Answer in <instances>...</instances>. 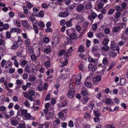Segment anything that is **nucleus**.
<instances>
[{
  "label": "nucleus",
  "instance_id": "4468645a",
  "mask_svg": "<svg viewBox=\"0 0 128 128\" xmlns=\"http://www.w3.org/2000/svg\"><path fill=\"white\" fill-rule=\"evenodd\" d=\"M29 19L32 22L33 24V26L36 25L37 24V21L36 20L33 15H31L29 17Z\"/></svg>",
  "mask_w": 128,
  "mask_h": 128
},
{
  "label": "nucleus",
  "instance_id": "37998d69",
  "mask_svg": "<svg viewBox=\"0 0 128 128\" xmlns=\"http://www.w3.org/2000/svg\"><path fill=\"white\" fill-rule=\"evenodd\" d=\"M68 63V61L65 60L62 62V64L60 65V66L62 67H64V66H66Z\"/></svg>",
  "mask_w": 128,
  "mask_h": 128
},
{
  "label": "nucleus",
  "instance_id": "a18cd8bd",
  "mask_svg": "<svg viewBox=\"0 0 128 128\" xmlns=\"http://www.w3.org/2000/svg\"><path fill=\"white\" fill-rule=\"evenodd\" d=\"M114 9H110L107 12V14L108 15H112L114 14Z\"/></svg>",
  "mask_w": 128,
  "mask_h": 128
},
{
  "label": "nucleus",
  "instance_id": "7c9ffc66",
  "mask_svg": "<svg viewBox=\"0 0 128 128\" xmlns=\"http://www.w3.org/2000/svg\"><path fill=\"white\" fill-rule=\"evenodd\" d=\"M105 127L106 128H115L113 124H106Z\"/></svg>",
  "mask_w": 128,
  "mask_h": 128
},
{
  "label": "nucleus",
  "instance_id": "473e14b6",
  "mask_svg": "<svg viewBox=\"0 0 128 128\" xmlns=\"http://www.w3.org/2000/svg\"><path fill=\"white\" fill-rule=\"evenodd\" d=\"M85 118L87 120H89L91 117L90 114L88 113H86L84 116Z\"/></svg>",
  "mask_w": 128,
  "mask_h": 128
},
{
  "label": "nucleus",
  "instance_id": "864d4df0",
  "mask_svg": "<svg viewBox=\"0 0 128 128\" xmlns=\"http://www.w3.org/2000/svg\"><path fill=\"white\" fill-rule=\"evenodd\" d=\"M49 5V4H47L46 3H43L42 4V6L43 8H46L48 7Z\"/></svg>",
  "mask_w": 128,
  "mask_h": 128
},
{
  "label": "nucleus",
  "instance_id": "ea45409f",
  "mask_svg": "<svg viewBox=\"0 0 128 128\" xmlns=\"http://www.w3.org/2000/svg\"><path fill=\"white\" fill-rule=\"evenodd\" d=\"M92 6L91 5V3L90 2L87 3H86L85 7L87 9L90 8L92 7Z\"/></svg>",
  "mask_w": 128,
  "mask_h": 128
},
{
  "label": "nucleus",
  "instance_id": "aec40b11",
  "mask_svg": "<svg viewBox=\"0 0 128 128\" xmlns=\"http://www.w3.org/2000/svg\"><path fill=\"white\" fill-rule=\"evenodd\" d=\"M102 77L100 76H96V78L94 79L95 80H94V83L98 84V82H100L101 80Z\"/></svg>",
  "mask_w": 128,
  "mask_h": 128
},
{
  "label": "nucleus",
  "instance_id": "052dcab7",
  "mask_svg": "<svg viewBox=\"0 0 128 128\" xmlns=\"http://www.w3.org/2000/svg\"><path fill=\"white\" fill-rule=\"evenodd\" d=\"M66 54L65 50H61L59 53V54L60 56H62L65 54Z\"/></svg>",
  "mask_w": 128,
  "mask_h": 128
},
{
  "label": "nucleus",
  "instance_id": "b1692460",
  "mask_svg": "<svg viewBox=\"0 0 128 128\" xmlns=\"http://www.w3.org/2000/svg\"><path fill=\"white\" fill-rule=\"evenodd\" d=\"M22 48V49L21 50V52L18 51L16 53V55L17 56L19 57H21L22 55V52L23 51V49L24 48V47L21 46L20 47Z\"/></svg>",
  "mask_w": 128,
  "mask_h": 128
},
{
  "label": "nucleus",
  "instance_id": "412c9836",
  "mask_svg": "<svg viewBox=\"0 0 128 128\" xmlns=\"http://www.w3.org/2000/svg\"><path fill=\"white\" fill-rule=\"evenodd\" d=\"M69 13L67 12H60L59 14V16L62 17H66L69 15Z\"/></svg>",
  "mask_w": 128,
  "mask_h": 128
},
{
  "label": "nucleus",
  "instance_id": "c85d7f7f",
  "mask_svg": "<svg viewBox=\"0 0 128 128\" xmlns=\"http://www.w3.org/2000/svg\"><path fill=\"white\" fill-rule=\"evenodd\" d=\"M95 116L99 117L101 116L100 112L96 110H94Z\"/></svg>",
  "mask_w": 128,
  "mask_h": 128
},
{
  "label": "nucleus",
  "instance_id": "ddd939ff",
  "mask_svg": "<svg viewBox=\"0 0 128 128\" xmlns=\"http://www.w3.org/2000/svg\"><path fill=\"white\" fill-rule=\"evenodd\" d=\"M88 70L91 72H94L96 69V66L91 64H89L88 66Z\"/></svg>",
  "mask_w": 128,
  "mask_h": 128
},
{
  "label": "nucleus",
  "instance_id": "cd10ccee",
  "mask_svg": "<svg viewBox=\"0 0 128 128\" xmlns=\"http://www.w3.org/2000/svg\"><path fill=\"white\" fill-rule=\"evenodd\" d=\"M98 47L96 46H94L92 48L91 51L94 54L98 51Z\"/></svg>",
  "mask_w": 128,
  "mask_h": 128
},
{
  "label": "nucleus",
  "instance_id": "bb28decb",
  "mask_svg": "<svg viewBox=\"0 0 128 128\" xmlns=\"http://www.w3.org/2000/svg\"><path fill=\"white\" fill-rule=\"evenodd\" d=\"M115 9L118 12H122L123 9L119 6H116L114 7Z\"/></svg>",
  "mask_w": 128,
  "mask_h": 128
},
{
  "label": "nucleus",
  "instance_id": "09e8293b",
  "mask_svg": "<svg viewBox=\"0 0 128 128\" xmlns=\"http://www.w3.org/2000/svg\"><path fill=\"white\" fill-rule=\"evenodd\" d=\"M38 15L39 17H40L42 18L44 16V11L42 10L40 11Z\"/></svg>",
  "mask_w": 128,
  "mask_h": 128
},
{
  "label": "nucleus",
  "instance_id": "e2e57ef3",
  "mask_svg": "<svg viewBox=\"0 0 128 128\" xmlns=\"http://www.w3.org/2000/svg\"><path fill=\"white\" fill-rule=\"evenodd\" d=\"M66 26L69 27L72 26V25L71 22L70 21V20L66 22Z\"/></svg>",
  "mask_w": 128,
  "mask_h": 128
},
{
  "label": "nucleus",
  "instance_id": "6e6d98bb",
  "mask_svg": "<svg viewBox=\"0 0 128 128\" xmlns=\"http://www.w3.org/2000/svg\"><path fill=\"white\" fill-rule=\"evenodd\" d=\"M81 94L84 96H86L88 94V92L86 90H83L82 91Z\"/></svg>",
  "mask_w": 128,
  "mask_h": 128
},
{
  "label": "nucleus",
  "instance_id": "f3484780",
  "mask_svg": "<svg viewBox=\"0 0 128 128\" xmlns=\"http://www.w3.org/2000/svg\"><path fill=\"white\" fill-rule=\"evenodd\" d=\"M10 31L11 32H16L20 33L21 32V30L19 28H12L10 29Z\"/></svg>",
  "mask_w": 128,
  "mask_h": 128
},
{
  "label": "nucleus",
  "instance_id": "49530a36",
  "mask_svg": "<svg viewBox=\"0 0 128 128\" xmlns=\"http://www.w3.org/2000/svg\"><path fill=\"white\" fill-rule=\"evenodd\" d=\"M18 126H17L16 128H19H19H25L26 126L25 124H22L21 123L20 124L18 125Z\"/></svg>",
  "mask_w": 128,
  "mask_h": 128
},
{
  "label": "nucleus",
  "instance_id": "8fccbe9b",
  "mask_svg": "<svg viewBox=\"0 0 128 128\" xmlns=\"http://www.w3.org/2000/svg\"><path fill=\"white\" fill-rule=\"evenodd\" d=\"M33 26L34 29V30L36 34H38V27H37L36 25H34V26Z\"/></svg>",
  "mask_w": 128,
  "mask_h": 128
},
{
  "label": "nucleus",
  "instance_id": "2eb2a0df",
  "mask_svg": "<svg viewBox=\"0 0 128 128\" xmlns=\"http://www.w3.org/2000/svg\"><path fill=\"white\" fill-rule=\"evenodd\" d=\"M51 47L49 46H48L44 49V52L46 54H49L51 52Z\"/></svg>",
  "mask_w": 128,
  "mask_h": 128
},
{
  "label": "nucleus",
  "instance_id": "dca6fc26",
  "mask_svg": "<svg viewBox=\"0 0 128 128\" xmlns=\"http://www.w3.org/2000/svg\"><path fill=\"white\" fill-rule=\"evenodd\" d=\"M38 27L39 29H42V28H44L45 26V25L44 22L42 21H40L39 23L37 22V24L36 25Z\"/></svg>",
  "mask_w": 128,
  "mask_h": 128
},
{
  "label": "nucleus",
  "instance_id": "f03ea898",
  "mask_svg": "<svg viewBox=\"0 0 128 128\" xmlns=\"http://www.w3.org/2000/svg\"><path fill=\"white\" fill-rule=\"evenodd\" d=\"M114 41L113 40L111 42L110 44V48L112 50L116 51L117 52H118L119 49L118 46V45L115 43H114Z\"/></svg>",
  "mask_w": 128,
  "mask_h": 128
},
{
  "label": "nucleus",
  "instance_id": "bf43d9fd",
  "mask_svg": "<svg viewBox=\"0 0 128 128\" xmlns=\"http://www.w3.org/2000/svg\"><path fill=\"white\" fill-rule=\"evenodd\" d=\"M88 60L89 62H91L92 63H94L95 61V60L90 56H89L88 58Z\"/></svg>",
  "mask_w": 128,
  "mask_h": 128
},
{
  "label": "nucleus",
  "instance_id": "5701e85b",
  "mask_svg": "<svg viewBox=\"0 0 128 128\" xmlns=\"http://www.w3.org/2000/svg\"><path fill=\"white\" fill-rule=\"evenodd\" d=\"M105 101L106 104H112V100L110 98H106L105 99Z\"/></svg>",
  "mask_w": 128,
  "mask_h": 128
},
{
  "label": "nucleus",
  "instance_id": "1a4fd4ad",
  "mask_svg": "<svg viewBox=\"0 0 128 128\" xmlns=\"http://www.w3.org/2000/svg\"><path fill=\"white\" fill-rule=\"evenodd\" d=\"M17 118H18L17 116L15 117H12L11 118L10 120L11 124L12 125L15 126L18 124V122L16 120Z\"/></svg>",
  "mask_w": 128,
  "mask_h": 128
},
{
  "label": "nucleus",
  "instance_id": "603ef678",
  "mask_svg": "<svg viewBox=\"0 0 128 128\" xmlns=\"http://www.w3.org/2000/svg\"><path fill=\"white\" fill-rule=\"evenodd\" d=\"M94 120L96 123L99 122L100 121V118L99 117L95 116L94 118Z\"/></svg>",
  "mask_w": 128,
  "mask_h": 128
},
{
  "label": "nucleus",
  "instance_id": "4d7b16f0",
  "mask_svg": "<svg viewBox=\"0 0 128 128\" xmlns=\"http://www.w3.org/2000/svg\"><path fill=\"white\" fill-rule=\"evenodd\" d=\"M97 25L96 24H93L92 26V28L93 30H96L97 28Z\"/></svg>",
  "mask_w": 128,
  "mask_h": 128
},
{
  "label": "nucleus",
  "instance_id": "72a5a7b5",
  "mask_svg": "<svg viewBox=\"0 0 128 128\" xmlns=\"http://www.w3.org/2000/svg\"><path fill=\"white\" fill-rule=\"evenodd\" d=\"M60 120L58 119L56 120L53 122L54 125L56 126L60 124Z\"/></svg>",
  "mask_w": 128,
  "mask_h": 128
},
{
  "label": "nucleus",
  "instance_id": "9d476101",
  "mask_svg": "<svg viewBox=\"0 0 128 128\" xmlns=\"http://www.w3.org/2000/svg\"><path fill=\"white\" fill-rule=\"evenodd\" d=\"M75 92L74 89L70 90L69 91L68 94V98L70 99H72L74 98L75 96Z\"/></svg>",
  "mask_w": 128,
  "mask_h": 128
},
{
  "label": "nucleus",
  "instance_id": "9b49d317",
  "mask_svg": "<svg viewBox=\"0 0 128 128\" xmlns=\"http://www.w3.org/2000/svg\"><path fill=\"white\" fill-rule=\"evenodd\" d=\"M5 69L6 71H8L12 68V63L10 61H7L5 64Z\"/></svg>",
  "mask_w": 128,
  "mask_h": 128
},
{
  "label": "nucleus",
  "instance_id": "423d86ee",
  "mask_svg": "<svg viewBox=\"0 0 128 128\" xmlns=\"http://www.w3.org/2000/svg\"><path fill=\"white\" fill-rule=\"evenodd\" d=\"M120 26H118L114 27L112 28V31L114 32H118L120 30V28H122L124 26V24L122 23H119L118 24Z\"/></svg>",
  "mask_w": 128,
  "mask_h": 128
},
{
  "label": "nucleus",
  "instance_id": "3c124183",
  "mask_svg": "<svg viewBox=\"0 0 128 128\" xmlns=\"http://www.w3.org/2000/svg\"><path fill=\"white\" fill-rule=\"evenodd\" d=\"M29 67V66H28V64H27L25 66L24 68V70L27 73H30V70L29 69H28V68Z\"/></svg>",
  "mask_w": 128,
  "mask_h": 128
},
{
  "label": "nucleus",
  "instance_id": "c03bdc74",
  "mask_svg": "<svg viewBox=\"0 0 128 128\" xmlns=\"http://www.w3.org/2000/svg\"><path fill=\"white\" fill-rule=\"evenodd\" d=\"M85 86L88 88H90L92 86V84L90 82H86L85 83Z\"/></svg>",
  "mask_w": 128,
  "mask_h": 128
},
{
  "label": "nucleus",
  "instance_id": "393cba45",
  "mask_svg": "<svg viewBox=\"0 0 128 128\" xmlns=\"http://www.w3.org/2000/svg\"><path fill=\"white\" fill-rule=\"evenodd\" d=\"M84 6L82 4L78 5L76 8V10L78 12H80L84 9Z\"/></svg>",
  "mask_w": 128,
  "mask_h": 128
},
{
  "label": "nucleus",
  "instance_id": "e433bc0d",
  "mask_svg": "<svg viewBox=\"0 0 128 128\" xmlns=\"http://www.w3.org/2000/svg\"><path fill=\"white\" fill-rule=\"evenodd\" d=\"M84 50V46L81 45L78 48V51L81 52H83Z\"/></svg>",
  "mask_w": 128,
  "mask_h": 128
},
{
  "label": "nucleus",
  "instance_id": "680f3d73",
  "mask_svg": "<svg viewBox=\"0 0 128 128\" xmlns=\"http://www.w3.org/2000/svg\"><path fill=\"white\" fill-rule=\"evenodd\" d=\"M126 83V80L124 79L123 78L120 79V84L121 85H123L124 84Z\"/></svg>",
  "mask_w": 128,
  "mask_h": 128
},
{
  "label": "nucleus",
  "instance_id": "5fc2aeb1",
  "mask_svg": "<svg viewBox=\"0 0 128 128\" xmlns=\"http://www.w3.org/2000/svg\"><path fill=\"white\" fill-rule=\"evenodd\" d=\"M24 105L27 107H30V103L28 100H26L25 101L24 103Z\"/></svg>",
  "mask_w": 128,
  "mask_h": 128
},
{
  "label": "nucleus",
  "instance_id": "a211bd4d",
  "mask_svg": "<svg viewBox=\"0 0 128 128\" xmlns=\"http://www.w3.org/2000/svg\"><path fill=\"white\" fill-rule=\"evenodd\" d=\"M59 39L58 38H54L52 40V45L55 46L58 44L59 42Z\"/></svg>",
  "mask_w": 128,
  "mask_h": 128
},
{
  "label": "nucleus",
  "instance_id": "6e6552de",
  "mask_svg": "<svg viewBox=\"0 0 128 128\" xmlns=\"http://www.w3.org/2000/svg\"><path fill=\"white\" fill-rule=\"evenodd\" d=\"M24 118L26 120H34L36 119L35 117H32L31 115L29 113H27L24 116Z\"/></svg>",
  "mask_w": 128,
  "mask_h": 128
},
{
  "label": "nucleus",
  "instance_id": "20e7f679",
  "mask_svg": "<svg viewBox=\"0 0 128 128\" xmlns=\"http://www.w3.org/2000/svg\"><path fill=\"white\" fill-rule=\"evenodd\" d=\"M97 15L96 13L92 11L90 15L88 16V20L91 21L92 23L94 20L97 17Z\"/></svg>",
  "mask_w": 128,
  "mask_h": 128
},
{
  "label": "nucleus",
  "instance_id": "0e129e2a",
  "mask_svg": "<svg viewBox=\"0 0 128 128\" xmlns=\"http://www.w3.org/2000/svg\"><path fill=\"white\" fill-rule=\"evenodd\" d=\"M110 32V30L108 28H106L104 30V32L106 34H108Z\"/></svg>",
  "mask_w": 128,
  "mask_h": 128
},
{
  "label": "nucleus",
  "instance_id": "f704fd0d",
  "mask_svg": "<svg viewBox=\"0 0 128 128\" xmlns=\"http://www.w3.org/2000/svg\"><path fill=\"white\" fill-rule=\"evenodd\" d=\"M104 4L100 2L98 3L97 5V7L99 9H102L103 7Z\"/></svg>",
  "mask_w": 128,
  "mask_h": 128
},
{
  "label": "nucleus",
  "instance_id": "de8ad7c7",
  "mask_svg": "<svg viewBox=\"0 0 128 128\" xmlns=\"http://www.w3.org/2000/svg\"><path fill=\"white\" fill-rule=\"evenodd\" d=\"M9 28V26L8 24H5L2 27L3 30H7Z\"/></svg>",
  "mask_w": 128,
  "mask_h": 128
},
{
  "label": "nucleus",
  "instance_id": "7ed1b4c3",
  "mask_svg": "<svg viewBox=\"0 0 128 128\" xmlns=\"http://www.w3.org/2000/svg\"><path fill=\"white\" fill-rule=\"evenodd\" d=\"M21 22L22 25L25 29L28 30L31 29V26L27 20H22L21 21Z\"/></svg>",
  "mask_w": 128,
  "mask_h": 128
},
{
  "label": "nucleus",
  "instance_id": "39448f33",
  "mask_svg": "<svg viewBox=\"0 0 128 128\" xmlns=\"http://www.w3.org/2000/svg\"><path fill=\"white\" fill-rule=\"evenodd\" d=\"M47 88L48 84L47 83H45L44 84V86H43L41 84L39 85L38 86L36 87V89L37 90L41 91L44 89L45 90H47Z\"/></svg>",
  "mask_w": 128,
  "mask_h": 128
},
{
  "label": "nucleus",
  "instance_id": "4c0bfd02",
  "mask_svg": "<svg viewBox=\"0 0 128 128\" xmlns=\"http://www.w3.org/2000/svg\"><path fill=\"white\" fill-rule=\"evenodd\" d=\"M109 42V40L108 38H106L104 40L103 43L104 46H107Z\"/></svg>",
  "mask_w": 128,
  "mask_h": 128
},
{
  "label": "nucleus",
  "instance_id": "338daca9",
  "mask_svg": "<svg viewBox=\"0 0 128 128\" xmlns=\"http://www.w3.org/2000/svg\"><path fill=\"white\" fill-rule=\"evenodd\" d=\"M64 58L65 60L68 61L69 59V57L68 53H66V54H64Z\"/></svg>",
  "mask_w": 128,
  "mask_h": 128
},
{
  "label": "nucleus",
  "instance_id": "f257e3e1",
  "mask_svg": "<svg viewBox=\"0 0 128 128\" xmlns=\"http://www.w3.org/2000/svg\"><path fill=\"white\" fill-rule=\"evenodd\" d=\"M18 37L20 39L18 41L14 43L11 47V49L13 50L16 49L19 46H20L22 44V41L21 37Z\"/></svg>",
  "mask_w": 128,
  "mask_h": 128
},
{
  "label": "nucleus",
  "instance_id": "c756f323",
  "mask_svg": "<svg viewBox=\"0 0 128 128\" xmlns=\"http://www.w3.org/2000/svg\"><path fill=\"white\" fill-rule=\"evenodd\" d=\"M109 47L107 46H104L102 48V50L104 51H108L109 50Z\"/></svg>",
  "mask_w": 128,
  "mask_h": 128
},
{
  "label": "nucleus",
  "instance_id": "a878e982",
  "mask_svg": "<svg viewBox=\"0 0 128 128\" xmlns=\"http://www.w3.org/2000/svg\"><path fill=\"white\" fill-rule=\"evenodd\" d=\"M69 36L71 39L74 40L76 38L77 35L75 33H72L70 34Z\"/></svg>",
  "mask_w": 128,
  "mask_h": 128
},
{
  "label": "nucleus",
  "instance_id": "4be33fe9",
  "mask_svg": "<svg viewBox=\"0 0 128 128\" xmlns=\"http://www.w3.org/2000/svg\"><path fill=\"white\" fill-rule=\"evenodd\" d=\"M20 114L24 116L27 113V110H26L20 108Z\"/></svg>",
  "mask_w": 128,
  "mask_h": 128
},
{
  "label": "nucleus",
  "instance_id": "6ab92c4d",
  "mask_svg": "<svg viewBox=\"0 0 128 128\" xmlns=\"http://www.w3.org/2000/svg\"><path fill=\"white\" fill-rule=\"evenodd\" d=\"M14 108L15 109L18 110L17 112V115L20 116V108H21L20 107L19 105L16 104L14 106Z\"/></svg>",
  "mask_w": 128,
  "mask_h": 128
},
{
  "label": "nucleus",
  "instance_id": "a19ab883",
  "mask_svg": "<svg viewBox=\"0 0 128 128\" xmlns=\"http://www.w3.org/2000/svg\"><path fill=\"white\" fill-rule=\"evenodd\" d=\"M36 56L35 54H32L30 56V58L32 61H35L37 59Z\"/></svg>",
  "mask_w": 128,
  "mask_h": 128
},
{
  "label": "nucleus",
  "instance_id": "0eeeda50",
  "mask_svg": "<svg viewBox=\"0 0 128 128\" xmlns=\"http://www.w3.org/2000/svg\"><path fill=\"white\" fill-rule=\"evenodd\" d=\"M82 78V75L80 74H78L75 77L76 84L77 85H79L81 84L80 80Z\"/></svg>",
  "mask_w": 128,
  "mask_h": 128
},
{
  "label": "nucleus",
  "instance_id": "79ce46f5",
  "mask_svg": "<svg viewBox=\"0 0 128 128\" xmlns=\"http://www.w3.org/2000/svg\"><path fill=\"white\" fill-rule=\"evenodd\" d=\"M68 126L70 128H72L74 126V124L72 120H70L68 122Z\"/></svg>",
  "mask_w": 128,
  "mask_h": 128
},
{
  "label": "nucleus",
  "instance_id": "774afa93",
  "mask_svg": "<svg viewBox=\"0 0 128 128\" xmlns=\"http://www.w3.org/2000/svg\"><path fill=\"white\" fill-rule=\"evenodd\" d=\"M43 40L44 42L47 43L49 42V40L48 38L45 37L44 38Z\"/></svg>",
  "mask_w": 128,
  "mask_h": 128
},
{
  "label": "nucleus",
  "instance_id": "2f4dec72",
  "mask_svg": "<svg viewBox=\"0 0 128 128\" xmlns=\"http://www.w3.org/2000/svg\"><path fill=\"white\" fill-rule=\"evenodd\" d=\"M90 98L88 97L84 98L82 99V102L84 104L88 102L90 100Z\"/></svg>",
  "mask_w": 128,
  "mask_h": 128
},
{
  "label": "nucleus",
  "instance_id": "f8f14e48",
  "mask_svg": "<svg viewBox=\"0 0 128 128\" xmlns=\"http://www.w3.org/2000/svg\"><path fill=\"white\" fill-rule=\"evenodd\" d=\"M116 51L112 50L108 52V54L110 58H114L117 55V52Z\"/></svg>",
  "mask_w": 128,
  "mask_h": 128
},
{
  "label": "nucleus",
  "instance_id": "c9c22d12",
  "mask_svg": "<svg viewBox=\"0 0 128 128\" xmlns=\"http://www.w3.org/2000/svg\"><path fill=\"white\" fill-rule=\"evenodd\" d=\"M121 14V13L120 12H116L115 13V17L117 18H118L120 17Z\"/></svg>",
  "mask_w": 128,
  "mask_h": 128
},
{
  "label": "nucleus",
  "instance_id": "58836bf2",
  "mask_svg": "<svg viewBox=\"0 0 128 128\" xmlns=\"http://www.w3.org/2000/svg\"><path fill=\"white\" fill-rule=\"evenodd\" d=\"M28 92L29 95L31 96H33L35 94V92L33 90H29Z\"/></svg>",
  "mask_w": 128,
  "mask_h": 128
},
{
  "label": "nucleus",
  "instance_id": "69168bd1",
  "mask_svg": "<svg viewBox=\"0 0 128 128\" xmlns=\"http://www.w3.org/2000/svg\"><path fill=\"white\" fill-rule=\"evenodd\" d=\"M11 33L10 32L7 31L6 32V37L8 38H10L11 37Z\"/></svg>",
  "mask_w": 128,
  "mask_h": 128
},
{
  "label": "nucleus",
  "instance_id": "13d9d810",
  "mask_svg": "<svg viewBox=\"0 0 128 128\" xmlns=\"http://www.w3.org/2000/svg\"><path fill=\"white\" fill-rule=\"evenodd\" d=\"M76 28L78 32H79L81 30V28L80 25H78L76 26Z\"/></svg>",
  "mask_w": 128,
  "mask_h": 128
}]
</instances>
